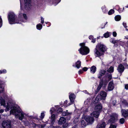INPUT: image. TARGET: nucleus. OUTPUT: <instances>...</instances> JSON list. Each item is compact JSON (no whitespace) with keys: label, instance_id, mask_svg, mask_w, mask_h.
I'll return each mask as SVG.
<instances>
[{"label":"nucleus","instance_id":"obj_1","mask_svg":"<svg viewBox=\"0 0 128 128\" xmlns=\"http://www.w3.org/2000/svg\"><path fill=\"white\" fill-rule=\"evenodd\" d=\"M7 104V109L8 110L10 108H13V109L10 111V114H12L15 115L16 116L18 115V114L16 112L21 113V116H19V119L20 120H22L24 118V113L23 112H22V110L20 107L14 106V104L11 100H9Z\"/></svg>","mask_w":128,"mask_h":128},{"label":"nucleus","instance_id":"obj_2","mask_svg":"<svg viewBox=\"0 0 128 128\" xmlns=\"http://www.w3.org/2000/svg\"><path fill=\"white\" fill-rule=\"evenodd\" d=\"M80 45L81 46V47L78 50L81 54L82 55H85L89 53L90 52L89 49L85 46L84 43L80 44Z\"/></svg>","mask_w":128,"mask_h":128},{"label":"nucleus","instance_id":"obj_3","mask_svg":"<svg viewBox=\"0 0 128 128\" xmlns=\"http://www.w3.org/2000/svg\"><path fill=\"white\" fill-rule=\"evenodd\" d=\"M118 115L115 113H114L111 116V118L108 120V123H113L115 122L116 121L118 120Z\"/></svg>","mask_w":128,"mask_h":128},{"label":"nucleus","instance_id":"obj_4","mask_svg":"<svg viewBox=\"0 0 128 128\" xmlns=\"http://www.w3.org/2000/svg\"><path fill=\"white\" fill-rule=\"evenodd\" d=\"M15 15L13 13H10L8 15V19L10 24H12L15 20Z\"/></svg>","mask_w":128,"mask_h":128},{"label":"nucleus","instance_id":"obj_5","mask_svg":"<svg viewBox=\"0 0 128 128\" xmlns=\"http://www.w3.org/2000/svg\"><path fill=\"white\" fill-rule=\"evenodd\" d=\"M96 48L99 50L103 53V52H105L106 50V46L101 44H98L96 46Z\"/></svg>","mask_w":128,"mask_h":128},{"label":"nucleus","instance_id":"obj_6","mask_svg":"<svg viewBox=\"0 0 128 128\" xmlns=\"http://www.w3.org/2000/svg\"><path fill=\"white\" fill-rule=\"evenodd\" d=\"M84 119L89 124H92L94 121V119L93 118L89 116H86Z\"/></svg>","mask_w":128,"mask_h":128},{"label":"nucleus","instance_id":"obj_7","mask_svg":"<svg viewBox=\"0 0 128 128\" xmlns=\"http://www.w3.org/2000/svg\"><path fill=\"white\" fill-rule=\"evenodd\" d=\"M2 126L4 128H10L11 126V122L8 121H4L2 122Z\"/></svg>","mask_w":128,"mask_h":128},{"label":"nucleus","instance_id":"obj_8","mask_svg":"<svg viewBox=\"0 0 128 128\" xmlns=\"http://www.w3.org/2000/svg\"><path fill=\"white\" fill-rule=\"evenodd\" d=\"M114 88V84L113 81H112L110 82L107 88L108 91H110L112 90Z\"/></svg>","mask_w":128,"mask_h":128},{"label":"nucleus","instance_id":"obj_9","mask_svg":"<svg viewBox=\"0 0 128 128\" xmlns=\"http://www.w3.org/2000/svg\"><path fill=\"white\" fill-rule=\"evenodd\" d=\"M124 68L122 64H120L118 66L117 70L121 74L124 71Z\"/></svg>","mask_w":128,"mask_h":128},{"label":"nucleus","instance_id":"obj_10","mask_svg":"<svg viewBox=\"0 0 128 128\" xmlns=\"http://www.w3.org/2000/svg\"><path fill=\"white\" fill-rule=\"evenodd\" d=\"M24 2L25 8H28L30 6L31 0H24Z\"/></svg>","mask_w":128,"mask_h":128},{"label":"nucleus","instance_id":"obj_11","mask_svg":"<svg viewBox=\"0 0 128 128\" xmlns=\"http://www.w3.org/2000/svg\"><path fill=\"white\" fill-rule=\"evenodd\" d=\"M112 78V76L111 74H108L106 76V79L104 80V82H105V84L106 85L108 82L111 80Z\"/></svg>","mask_w":128,"mask_h":128},{"label":"nucleus","instance_id":"obj_12","mask_svg":"<svg viewBox=\"0 0 128 128\" xmlns=\"http://www.w3.org/2000/svg\"><path fill=\"white\" fill-rule=\"evenodd\" d=\"M106 95V93L104 91H101L100 93V96L102 97L101 99L105 100Z\"/></svg>","mask_w":128,"mask_h":128},{"label":"nucleus","instance_id":"obj_13","mask_svg":"<svg viewBox=\"0 0 128 128\" xmlns=\"http://www.w3.org/2000/svg\"><path fill=\"white\" fill-rule=\"evenodd\" d=\"M95 55L96 56L98 57L103 54V53L100 51L96 48V51L95 52Z\"/></svg>","mask_w":128,"mask_h":128},{"label":"nucleus","instance_id":"obj_14","mask_svg":"<svg viewBox=\"0 0 128 128\" xmlns=\"http://www.w3.org/2000/svg\"><path fill=\"white\" fill-rule=\"evenodd\" d=\"M102 108V105L100 104L96 105L95 108V110L97 112H99L101 110Z\"/></svg>","mask_w":128,"mask_h":128},{"label":"nucleus","instance_id":"obj_15","mask_svg":"<svg viewBox=\"0 0 128 128\" xmlns=\"http://www.w3.org/2000/svg\"><path fill=\"white\" fill-rule=\"evenodd\" d=\"M66 119L64 117H61L58 121V123L59 124H64L66 122Z\"/></svg>","mask_w":128,"mask_h":128},{"label":"nucleus","instance_id":"obj_16","mask_svg":"<svg viewBox=\"0 0 128 128\" xmlns=\"http://www.w3.org/2000/svg\"><path fill=\"white\" fill-rule=\"evenodd\" d=\"M99 112L96 111L94 112L91 114V116H92L98 118L99 115Z\"/></svg>","mask_w":128,"mask_h":128},{"label":"nucleus","instance_id":"obj_17","mask_svg":"<svg viewBox=\"0 0 128 128\" xmlns=\"http://www.w3.org/2000/svg\"><path fill=\"white\" fill-rule=\"evenodd\" d=\"M76 96L74 94H71L69 96V98L71 102L73 103L74 102V100Z\"/></svg>","mask_w":128,"mask_h":128},{"label":"nucleus","instance_id":"obj_18","mask_svg":"<svg viewBox=\"0 0 128 128\" xmlns=\"http://www.w3.org/2000/svg\"><path fill=\"white\" fill-rule=\"evenodd\" d=\"M122 115L124 117H126L128 116V112L126 111L125 110L122 109Z\"/></svg>","mask_w":128,"mask_h":128},{"label":"nucleus","instance_id":"obj_19","mask_svg":"<svg viewBox=\"0 0 128 128\" xmlns=\"http://www.w3.org/2000/svg\"><path fill=\"white\" fill-rule=\"evenodd\" d=\"M106 126L105 122H103L99 124L97 126V128H104Z\"/></svg>","mask_w":128,"mask_h":128},{"label":"nucleus","instance_id":"obj_20","mask_svg":"<svg viewBox=\"0 0 128 128\" xmlns=\"http://www.w3.org/2000/svg\"><path fill=\"white\" fill-rule=\"evenodd\" d=\"M103 82H100L99 85L98 86L96 90V94H97V92L100 90L102 86Z\"/></svg>","mask_w":128,"mask_h":128},{"label":"nucleus","instance_id":"obj_21","mask_svg":"<svg viewBox=\"0 0 128 128\" xmlns=\"http://www.w3.org/2000/svg\"><path fill=\"white\" fill-rule=\"evenodd\" d=\"M96 68L95 66H92L90 68V72L91 73L94 74L96 70Z\"/></svg>","mask_w":128,"mask_h":128},{"label":"nucleus","instance_id":"obj_22","mask_svg":"<svg viewBox=\"0 0 128 128\" xmlns=\"http://www.w3.org/2000/svg\"><path fill=\"white\" fill-rule=\"evenodd\" d=\"M3 82L0 80V93L4 91V87L3 85Z\"/></svg>","mask_w":128,"mask_h":128},{"label":"nucleus","instance_id":"obj_23","mask_svg":"<svg viewBox=\"0 0 128 128\" xmlns=\"http://www.w3.org/2000/svg\"><path fill=\"white\" fill-rule=\"evenodd\" d=\"M0 104H1V105L5 107L6 103L5 100L2 99V97L0 98Z\"/></svg>","mask_w":128,"mask_h":128},{"label":"nucleus","instance_id":"obj_24","mask_svg":"<svg viewBox=\"0 0 128 128\" xmlns=\"http://www.w3.org/2000/svg\"><path fill=\"white\" fill-rule=\"evenodd\" d=\"M68 110H66V112L64 111L62 113V115L64 116H66L70 115L71 114V113H69L68 112Z\"/></svg>","mask_w":128,"mask_h":128},{"label":"nucleus","instance_id":"obj_25","mask_svg":"<svg viewBox=\"0 0 128 128\" xmlns=\"http://www.w3.org/2000/svg\"><path fill=\"white\" fill-rule=\"evenodd\" d=\"M81 62L78 61L76 63V66L78 68H79L81 66Z\"/></svg>","mask_w":128,"mask_h":128},{"label":"nucleus","instance_id":"obj_26","mask_svg":"<svg viewBox=\"0 0 128 128\" xmlns=\"http://www.w3.org/2000/svg\"><path fill=\"white\" fill-rule=\"evenodd\" d=\"M114 71V68L112 66L110 67L109 69L108 70L107 72H109L110 73H112Z\"/></svg>","mask_w":128,"mask_h":128},{"label":"nucleus","instance_id":"obj_27","mask_svg":"<svg viewBox=\"0 0 128 128\" xmlns=\"http://www.w3.org/2000/svg\"><path fill=\"white\" fill-rule=\"evenodd\" d=\"M56 119L55 116L54 114H52L51 116V121L52 123L54 122Z\"/></svg>","mask_w":128,"mask_h":128},{"label":"nucleus","instance_id":"obj_28","mask_svg":"<svg viewBox=\"0 0 128 128\" xmlns=\"http://www.w3.org/2000/svg\"><path fill=\"white\" fill-rule=\"evenodd\" d=\"M115 20L116 21H118L121 19V16L119 15H117L114 18Z\"/></svg>","mask_w":128,"mask_h":128},{"label":"nucleus","instance_id":"obj_29","mask_svg":"<svg viewBox=\"0 0 128 128\" xmlns=\"http://www.w3.org/2000/svg\"><path fill=\"white\" fill-rule=\"evenodd\" d=\"M110 42L113 44H115L118 43L119 42V40H115L112 39L110 40Z\"/></svg>","mask_w":128,"mask_h":128},{"label":"nucleus","instance_id":"obj_30","mask_svg":"<svg viewBox=\"0 0 128 128\" xmlns=\"http://www.w3.org/2000/svg\"><path fill=\"white\" fill-rule=\"evenodd\" d=\"M106 71L104 70H101L100 71V74L101 76H103L105 74Z\"/></svg>","mask_w":128,"mask_h":128},{"label":"nucleus","instance_id":"obj_31","mask_svg":"<svg viewBox=\"0 0 128 128\" xmlns=\"http://www.w3.org/2000/svg\"><path fill=\"white\" fill-rule=\"evenodd\" d=\"M42 27V26L40 24H38L36 25V28L37 29L39 30H41Z\"/></svg>","mask_w":128,"mask_h":128},{"label":"nucleus","instance_id":"obj_32","mask_svg":"<svg viewBox=\"0 0 128 128\" xmlns=\"http://www.w3.org/2000/svg\"><path fill=\"white\" fill-rule=\"evenodd\" d=\"M125 122L124 119L123 118H120L119 120V122L121 124H123Z\"/></svg>","mask_w":128,"mask_h":128},{"label":"nucleus","instance_id":"obj_33","mask_svg":"<svg viewBox=\"0 0 128 128\" xmlns=\"http://www.w3.org/2000/svg\"><path fill=\"white\" fill-rule=\"evenodd\" d=\"M81 124L82 126L84 127L86 125V123L84 120H82L81 122Z\"/></svg>","mask_w":128,"mask_h":128},{"label":"nucleus","instance_id":"obj_34","mask_svg":"<svg viewBox=\"0 0 128 128\" xmlns=\"http://www.w3.org/2000/svg\"><path fill=\"white\" fill-rule=\"evenodd\" d=\"M22 15L23 17L26 20H27V17L26 14H19V16L20 17Z\"/></svg>","mask_w":128,"mask_h":128},{"label":"nucleus","instance_id":"obj_35","mask_svg":"<svg viewBox=\"0 0 128 128\" xmlns=\"http://www.w3.org/2000/svg\"><path fill=\"white\" fill-rule=\"evenodd\" d=\"M114 11L113 9L110 10L108 12V14L109 15H111L114 13Z\"/></svg>","mask_w":128,"mask_h":128},{"label":"nucleus","instance_id":"obj_36","mask_svg":"<svg viewBox=\"0 0 128 128\" xmlns=\"http://www.w3.org/2000/svg\"><path fill=\"white\" fill-rule=\"evenodd\" d=\"M62 111V108H59L58 109L57 112L59 113H60Z\"/></svg>","mask_w":128,"mask_h":128},{"label":"nucleus","instance_id":"obj_37","mask_svg":"<svg viewBox=\"0 0 128 128\" xmlns=\"http://www.w3.org/2000/svg\"><path fill=\"white\" fill-rule=\"evenodd\" d=\"M104 36L105 38H108L109 36V32H107L104 34Z\"/></svg>","mask_w":128,"mask_h":128},{"label":"nucleus","instance_id":"obj_38","mask_svg":"<svg viewBox=\"0 0 128 128\" xmlns=\"http://www.w3.org/2000/svg\"><path fill=\"white\" fill-rule=\"evenodd\" d=\"M6 72V70H0V74L2 73H5Z\"/></svg>","mask_w":128,"mask_h":128},{"label":"nucleus","instance_id":"obj_39","mask_svg":"<svg viewBox=\"0 0 128 128\" xmlns=\"http://www.w3.org/2000/svg\"><path fill=\"white\" fill-rule=\"evenodd\" d=\"M44 115H45L44 113H41L40 118L42 119L44 118Z\"/></svg>","mask_w":128,"mask_h":128},{"label":"nucleus","instance_id":"obj_40","mask_svg":"<svg viewBox=\"0 0 128 128\" xmlns=\"http://www.w3.org/2000/svg\"><path fill=\"white\" fill-rule=\"evenodd\" d=\"M116 126L115 125L111 124L109 128H116Z\"/></svg>","mask_w":128,"mask_h":128},{"label":"nucleus","instance_id":"obj_41","mask_svg":"<svg viewBox=\"0 0 128 128\" xmlns=\"http://www.w3.org/2000/svg\"><path fill=\"white\" fill-rule=\"evenodd\" d=\"M78 118H76L74 119V123H76L78 122Z\"/></svg>","mask_w":128,"mask_h":128},{"label":"nucleus","instance_id":"obj_42","mask_svg":"<svg viewBox=\"0 0 128 128\" xmlns=\"http://www.w3.org/2000/svg\"><path fill=\"white\" fill-rule=\"evenodd\" d=\"M116 35L117 34L116 32H113V35L114 37H116Z\"/></svg>","mask_w":128,"mask_h":128},{"label":"nucleus","instance_id":"obj_43","mask_svg":"<svg viewBox=\"0 0 128 128\" xmlns=\"http://www.w3.org/2000/svg\"><path fill=\"white\" fill-rule=\"evenodd\" d=\"M68 126V124L67 123L64 124L63 125V127L64 128H66Z\"/></svg>","mask_w":128,"mask_h":128},{"label":"nucleus","instance_id":"obj_44","mask_svg":"<svg viewBox=\"0 0 128 128\" xmlns=\"http://www.w3.org/2000/svg\"><path fill=\"white\" fill-rule=\"evenodd\" d=\"M89 38L90 40H92L94 38V37L92 36H90L89 37Z\"/></svg>","mask_w":128,"mask_h":128},{"label":"nucleus","instance_id":"obj_45","mask_svg":"<svg viewBox=\"0 0 128 128\" xmlns=\"http://www.w3.org/2000/svg\"><path fill=\"white\" fill-rule=\"evenodd\" d=\"M125 88L126 90H128V84L125 85Z\"/></svg>","mask_w":128,"mask_h":128},{"label":"nucleus","instance_id":"obj_46","mask_svg":"<svg viewBox=\"0 0 128 128\" xmlns=\"http://www.w3.org/2000/svg\"><path fill=\"white\" fill-rule=\"evenodd\" d=\"M116 100H114L113 101V104L114 106L116 104Z\"/></svg>","mask_w":128,"mask_h":128},{"label":"nucleus","instance_id":"obj_47","mask_svg":"<svg viewBox=\"0 0 128 128\" xmlns=\"http://www.w3.org/2000/svg\"><path fill=\"white\" fill-rule=\"evenodd\" d=\"M78 74H82L83 72V71L82 70H80L78 71Z\"/></svg>","mask_w":128,"mask_h":128},{"label":"nucleus","instance_id":"obj_48","mask_svg":"<svg viewBox=\"0 0 128 128\" xmlns=\"http://www.w3.org/2000/svg\"><path fill=\"white\" fill-rule=\"evenodd\" d=\"M41 22L42 24H43L44 23V19L42 17H41Z\"/></svg>","mask_w":128,"mask_h":128},{"label":"nucleus","instance_id":"obj_49","mask_svg":"<svg viewBox=\"0 0 128 128\" xmlns=\"http://www.w3.org/2000/svg\"><path fill=\"white\" fill-rule=\"evenodd\" d=\"M83 70L84 71H86L88 70V68L86 67H84L83 68Z\"/></svg>","mask_w":128,"mask_h":128},{"label":"nucleus","instance_id":"obj_50","mask_svg":"<svg viewBox=\"0 0 128 128\" xmlns=\"http://www.w3.org/2000/svg\"><path fill=\"white\" fill-rule=\"evenodd\" d=\"M67 102V100H66L64 102V105L66 106H67L66 105Z\"/></svg>","mask_w":128,"mask_h":128},{"label":"nucleus","instance_id":"obj_51","mask_svg":"<svg viewBox=\"0 0 128 128\" xmlns=\"http://www.w3.org/2000/svg\"><path fill=\"white\" fill-rule=\"evenodd\" d=\"M96 41V40L95 39H94V38L92 40V42L93 43H94Z\"/></svg>","mask_w":128,"mask_h":128},{"label":"nucleus","instance_id":"obj_52","mask_svg":"<svg viewBox=\"0 0 128 128\" xmlns=\"http://www.w3.org/2000/svg\"><path fill=\"white\" fill-rule=\"evenodd\" d=\"M124 65L127 68H128V65L127 64H124Z\"/></svg>","mask_w":128,"mask_h":128},{"label":"nucleus","instance_id":"obj_53","mask_svg":"<svg viewBox=\"0 0 128 128\" xmlns=\"http://www.w3.org/2000/svg\"><path fill=\"white\" fill-rule=\"evenodd\" d=\"M4 111V110L3 109L0 110V113L3 112Z\"/></svg>","mask_w":128,"mask_h":128},{"label":"nucleus","instance_id":"obj_54","mask_svg":"<svg viewBox=\"0 0 128 128\" xmlns=\"http://www.w3.org/2000/svg\"><path fill=\"white\" fill-rule=\"evenodd\" d=\"M99 96H98L96 97V100H99Z\"/></svg>","mask_w":128,"mask_h":128},{"label":"nucleus","instance_id":"obj_55","mask_svg":"<svg viewBox=\"0 0 128 128\" xmlns=\"http://www.w3.org/2000/svg\"><path fill=\"white\" fill-rule=\"evenodd\" d=\"M126 23H123V25L124 26V27L125 28L127 27V26H126Z\"/></svg>","mask_w":128,"mask_h":128},{"label":"nucleus","instance_id":"obj_56","mask_svg":"<svg viewBox=\"0 0 128 128\" xmlns=\"http://www.w3.org/2000/svg\"><path fill=\"white\" fill-rule=\"evenodd\" d=\"M45 125H41V128H43L45 126Z\"/></svg>","mask_w":128,"mask_h":128},{"label":"nucleus","instance_id":"obj_57","mask_svg":"<svg viewBox=\"0 0 128 128\" xmlns=\"http://www.w3.org/2000/svg\"><path fill=\"white\" fill-rule=\"evenodd\" d=\"M60 1H61V0H58V3H59V2H60Z\"/></svg>","mask_w":128,"mask_h":128},{"label":"nucleus","instance_id":"obj_58","mask_svg":"<svg viewBox=\"0 0 128 128\" xmlns=\"http://www.w3.org/2000/svg\"><path fill=\"white\" fill-rule=\"evenodd\" d=\"M51 128H56L55 127L52 126Z\"/></svg>","mask_w":128,"mask_h":128},{"label":"nucleus","instance_id":"obj_59","mask_svg":"<svg viewBox=\"0 0 128 128\" xmlns=\"http://www.w3.org/2000/svg\"><path fill=\"white\" fill-rule=\"evenodd\" d=\"M125 38L126 39H128V37H125Z\"/></svg>","mask_w":128,"mask_h":128},{"label":"nucleus","instance_id":"obj_60","mask_svg":"<svg viewBox=\"0 0 128 128\" xmlns=\"http://www.w3.org/2000/svg\"><path fill=\"white\" fill-rule=\"evenodd\" d=\"M20 7H21V8H22V5H21V3L20 2Z\"/></svg>","mask_w":128,"mask_h":128},{"label":"nucleus","instance_id":"obj_61","mask_svg":"<svg viewBox=\"0 0 128 128\" xmlns=\"http://www.w3.org/2000/svg\"><path fill=\"white\" fill-rule=\"evenodd\" d=\"M56 128H61L59 126L56 127Z\"/></svg>","mask_w":128,"mask_h":128},{"label":"nucleus","instance_id":"obj_62","mask_svg":"<svg viewBox=\"0 0 128 128\" xmlns=\"http://www.w3.org/2000/svg\"><path fill=\"white\" fill-rule=\"evenodd\" d=\"M107 23H108V22H106V24H105V25H104V26H105V25L106 24H107Z\"/></svg>","mask_w":128,"mask_h":128},{"label":"nucleus","instance_id":"obj_63","mask_svg":"<svg viewBox=\"0 0 128 128\" xmlns=\"http://www.w3.org/2000/svg\"><path fill=\"white\" fill-rule=\"evenodd\" d=\"M126 8H128V6H126Z\"/></svg>","mask_w":128,"mask_h":128},{"label":"nucleus","instance_id":"obj_64","mask_svg":"<svg viewBox=\"0 0 128 128\" xmlns=\"http://www.w3.org/2000/svg\"><path fill=\"white\" fill-rule=\"evenodd\" d=\"M75 128V127L74 126L73 127H72V128Z\"/></svg>","mask_w":128,"mask_h":128}]
</instances>
